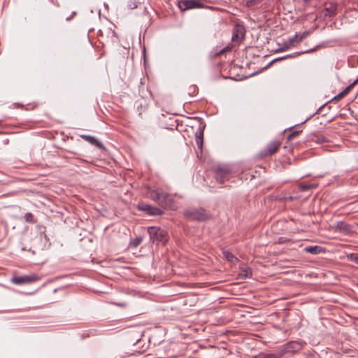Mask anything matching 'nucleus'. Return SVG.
Segmentation results:
<instances>
[{
    "label": "nucleus",
    "mask_w": 358,
    "mask_h": 358,
    "mask_svg": "<svg viewBox=\"0 0 358 358\" xmlns=\"http://www.w3.org/2000/svg\"><path fill=\"white\" fill-rule=\"evenodd\" d=\"M300 55V53H294L292 55H286L282 58H280V59H287V58H292L294 57H295L296 55Z\"/></svg>",
    "instance_id": "30"
},
{
    "label": "nucleus",
    "mask_w": 358,
    "mask_h": 358,
    "mask_svg": "<svg viewBox=\"0 0 358 358\" xmlns=\"http://www.w3.org/2000/svg\"><path fill=\"white\" fill-rule=\"evenodd\" d=\"M336 99V96L333 97L332 101Z\"/></svg>",
    "instance_id": "35"
},
{
    "label": "nucleus",
    "mask_w": 358,
    "mask_h": 358,
    "mask_svg": "<svg viewBox=\"0 0 358 358\" xmlns=\"http://www.w3.org/2000/svg\"><path fill=\"white\" fill-rule=\"evenodd\" d=\"M128 6L131 9H134V8H137L138 6L135 1H130L128 4Z\"/></svg>",
    "instance_id": "28"
},
{
    "label": "nucleus",
    "mask_w": 358,
    "mask_h": 358,
    "mask_svg": "<svg viewBox=\"0 0 358 358\" xmlns=\"http://www.w3.org/2000/svg\"><path fill=\"white\" fill-rule=\"evenodd\" d=\"M289 241V239H288L286 237H279L277 243L278 244H283V243H287Z\"/></svg>",
    "instance_id": "25"
},
{
    "label": "nucleus",
    "mask_w": 358,
    "mask_h": 358,
    "mask_svg": "<svg viewBox=\"0 0 358 358\" xmlns=\"http://www.w3.org/2000/svg\"><path fill=\"white\" fill-rule=\"evenodd\" d=\"M294 46L288 40L285 41L282 43V47L278 49V52H283L291 48Z\"/></svg>",
    "instance_id": "18"
},
{
    "label": "nucleus",
    "mask_w": 358,
    "mask_h": 358,
    "mask_svg": "<svg viewBox=\"0 0 358 358\" xmlns=\"http://www.w3.org/2000/svg\"><path fill=\"white\" fill-rule=\"evenodd\" d=\"M310 34V31H303L302 34H301L300 35H299V41H301V42L305 39L306 38H307Z\"/></svg>",
    "instance_id": "23"
},
{
    "label": "nucleus",
    "mask_w": 358,
    "mask_h": 358,
    "mask_svg": "<svg viewBox=\"0 0 358 358\" xmlns=\"http://www.w3.org/2000/svg\"><path fill=\"white\" fill-rule=\"evenodd\" d=\"M354 232L352 227L343 221H337V234L349 236Z\"/></svg>",
    "instance_id": "11"
},
{
    "label": "nucleus",
    "mask_w": 358,
    "mask_h": 358,
    "mask_svg": "<svg viewBox=\"0 0 358 358\" xmlns=\"http://www.w3.org/2000/svg\"><path fill=\"white\" fill-rule=\"evenodd\" d=\"M358 83V79L355 80L352 83L349 85L348 87H346L345 89H343L341 92L337 94V101L341 99L344 96H345L355 87V85Z\"/></svg>",
    "instance_id": "14"
},
{
    "label": "nucleus",
    "mask_w": 358,
    "mask_h": 358,
    "mask_svg": "<svg viewBox=\"0 0 358 358\" xmlns=\"http://www.w3.org/2000/svg\"><path fill=\"white\" fill-rule=\"evenodd\" d=\"M303 348V345L299 341H289L280 349V355H285V354H294Z\"/></svg>",
    "instance_id": "7"
},
{
    "label": "nucleus",
    "mask_w": 358,
    "mask_h": 358,
    "mask_svg": "<svg viewBox=\"0 0 358 358\" xmlns=\"http://www.w3.org/2000/svg\"><path fill=\"white\" fill-rule=\"evenodd\" d=\"M288 41L294 46V44H298L301 42L299 41V36L298 34H296L294 36L289 38Z\"/></svg>",
    "instance_id": "20"
},
{
    "label": "nucleus",
    "mask_w": 358,
    "mask_h": 358,
    "mask_svg": "<svg viewBox=\"0 0 358 358\" xmlns=\"http://www.w3.org/2000/svg\"><path fill=\"white\" fill-rule=\"evenodd\" d=\"M194 119L199 120V125L198 127V130L196 131L195 134V141L198 146V148L202 150L203 148V131L205 129L206 125L203 124V122H201V119L198 117H194Z\"/></svg>",
    "instance_id": "10"
},
{
    "label": "nucleus",
    "mask_w": 358,
    "mask_h": 358,
    "mask_svg": "<svg viewBox=\"0 0 358 358\" xmlns=\"http://www.w3.org/2000/svg\"><path fill=\"white\" fill-rule=\"evenodd\" d=\"M138 209L145 212L149 215H161L163 210L158 207L152 206L147 203H141L138 206Z\"/></svg>",
    "instance_id": "9"
},
{
    "label": "nucleus",
    "mask_w": 358,
    "mask_h": 358,
    "mask_svg": "<svg viewBox=\"0 0 358 358\" xmlns=\"http://www.w3.org/2000/svg\"><path fill=\"white\" fill-rule=\"evenodd\" d=\"M281 200H283L285 201H292L293 200V197L292 196L284 197Z\"/></svg>",
    "instance_id": "32"
},
{
    "label": "nucleus",
    "mask_w": 358,
    "mask_h": 358,
    "mask_svg": "<svg viewBox=\"0 0 358 358\" xmlns=\"http://www.w3.org/2000/svg\"><path fill=\"white\" fill-rule=\"evenodd\" d=\"M149 197L158 205L165 209H174L176 204L172 196L160 189L149 188L148 192Z\"/></svg>",
    "instance_id": "1"
},
{
    "label": "nucleus",
    "mask_w": 358,
    "mask_h": 358,
    "mask_svg": "<svg viewBox=\"0 0 358 358\" xmlns=\"http://www.w3.org/2000/svg\"><path fill=\"white\" fill-rule=\"evenodd\" d=\"M259 1H260V0H248L247 1V6H255V5L257 4Z\"/></svg>",
    "instance_id": "26"
},
{
    "label": "nucleus",
    "mask_w": 358,
    "mask_h": 358,
    "mask_svg": "<svg viewBox=\"0 0 358 358\" xmlns=\"http://www.w3.org/2000/svg\"><path fill=\"white\" fill-rule=\"evenodd\" d=\"M184 215L187 219L200 222L206 221L210 218L209 214L202 208L188 209L184 213Z\"/></svg>",
    "instance_id": "2"
},
{
    "label": "nucleus",
    "mask_w": 358,
    "mask_h": 358,
    "mask_svg": "<svg viewBox=\"0 0 358 358\" xmlns=\"http://www.w3.org/2000/svg\"><path fill=\"white\" fill-rule=\"evenodd\" d=\"M148 232L152 242L157 241L164 244L167 241L166 231L160 227H148Z\"/></svg>",
    "instance_id": "5"
},
{
    "label": "nucleus",
    "mask_w": 358,
    "mask_h": 358,
    "mask_svg": "<svg viewBox=\"0 0 358 358\" xmlns=\"http://www.w3.org/2000/svg\"><path fill=\"white\" fill-rule=\"evenodd\" d=\"M222 254L224 257L230 262L234 263L238 261V258L227 250L223 249Z\"/></svg>",
    "instance_id": "16"
},
{
    "label": "nucleus",
    "mask_w": 358,
    "mask_h": 358,
    "mask_svg": "<svg viewBox=\"0 0 358 358\" xmlns=\"http://www.w3.org/2000/svg\"><path fill=\"white\" fill-rule=\"evenodd\" d=\"M304 251L310 254H319L322 251V248L320 246H308L304 248Z\"/></svg>",
    "instance_id": "17"
},
{
    "label": "nucleus",
    "mask_w": 358,
    "mask_h": 358,
    "mask_svg": "<svg viewBox=\"0 0 358 358\" xmlns=\"http://www.w3.org/2000/svg\"><path fill=\"white\" fill-rule=\"evenodd\" d=\"M142 241H143L142 237H141V236L136 237L131 241L130 245L133 248H137L141 243Z\"/></svg>",
    "instance_id": "19"
},
{
    "label": "nucleus",
    "mask_w": 358,
    "mask_h": 358,
    "mask_svg": "<svg viewBox=\"0 0 358 358\" xmlns=\"http://www.w3.org/2000/svg\"><path fill=\"white\" fill-rule=\"evenodd\" d=\"M24 219L27 222H34V215L31 213H27L24 215Z\"/></svg>",
    "instance_id": "22"
},
{
    "label": "nucleus",
    "mask_w": 358,
    "mask_h": 358,
    "mask_svg": "<svg viewBox=\"0 0 358 358\" xmlns=\"http://www.w3.org/2000/svg\"><path fill=\"white\" fill-rule=\"evenodd\" d=\"M115 304H116L117 306H120V307H126V306H127L126 303H124V302L115 303Z\"/></svg>",
    "instance_id": "31"
},
{
    "label": "nucleus",
    "mask_w": 358,
    "mask_h": 358,
    "mask_svg": "<svg viewBox=\"0 0 358 358\" xmlns=\"http://www.w3.org/2000/svg\"><path fill=\"white\" fill-rule=\"evenodd\" d=\"M245 29L243 26L237 24L233 29L231 40L235 42H241L245 38Z\"/></svg>",
    "instance_id": "12"
},
{
    "label": "nucleus",
    "mask_w": 358,
    "mask_h": 358,
    "mask_svg": "<svg viewBox=\"0 0 358 358\" xmlns=\"http://www.w3.org/2000/svg\"><path fill=\"white\" fill-rule=\"evenodd\" d=\"M282 142L279 140L270 141L262 150H260L259 156L261 158H266L276 153L281 146Z\"/></svg>",
    "instance_id": "4"
},
{
    "label": "nucleus",
    "mask_w": 358,
    "mask_h": 358,
    "mask_svg": "<svg viewBox=\"0 0 358 358\" xmlns=\"http://www.w3.org/2000/svg\"><path fill=\"white\" fill-rule=\"evenodd\" d=\"M224 51H225V48H223L222 50H220V51L217 53V55H220V54L223 53Z\"/></svg>",
    "instance_id": "33"
},
{
    "label": "nucleus",
    "mask_w": 358,
    "mask_h": 358,
    "mask_svg": "<svg viewBox=\"0 0 358 358\" xmlns=\"http://www.w3.org/2000/svg\"><path fill=\"white\" fill-rule=\"evenodd\" d=\"M252 273L250 268L245 266L241 268L238 273V278L240 279L250 278L252 277Z\"/></svg>",
    "instance_id": "15"
},
{
    "label": "nucleus",
    "mask_w": 358,
    "mask_h": 358,
    "mask_svg": "<svg viewBox=\"0 0 358 358\" xmlns=\"http://www.w3.org/2000/svg\"><path fill=\"white\" fill-rule=\"evenodd\" d=\"M301 131H294L293 132H292L287 137V139L288 140H290L291 138H293L294 137H296V136H298L299 134Z\"/></svg>",
    "instance_id": "27"
},
{
    "label": "nucleus",
    "mask_w": 358,
    "mask_h": 358,
    "mask_svg": "<svg viewBox=\"0 0 358 358\" xmlns=\"http://www.w3.org/2000/svg\"><path fill=\"white\" fill-rule=\"evenodd\" d=\"M178 7L181 10L199 8L203 7L201 0H183L178 2Z\"/></svg>",
    "instance_id": "8"
},
{
    "label": "nucleus",
    "mask_w": 358,
    "mask_h": 358,
    "mask_svg": "<svg viewBox=\"0 0 358 358\" xmlns=\"http://www.w3.org/2000/svg\"><path fill=\"white\" fill-rule=\"evenodd\" d=\"M300 189L302 191H306V190H308V189H310V185H301L300 186Z\"/></svg>",
    "instance_id": "29"
},
{
    "label": "nucleus",
    "mask_w": 358,
    "mask_h": 358,
    "mask_svg": "<svg viewBox=\"0 0 358 358\" xmlns=\"http://www.w3.org/2000/svg\"><path fill=\"white\" fill-rule=\"evenodd\" d=\"M40 280V277L36 274L32 273L22 276H14L10 281L15 285L31 284Z\"/></svg>",
    "instance_id": "6"
},
{
    "label": "nucleus",
    "mask_w": 358,
    "mask_h": 358,
    "mask_svg": "<svg viewBox=\"0 0 358 358\" xmlns=\"http://www.w3.org/2000/svg\"><path fill=\"white\" fill-rule=\"evenodd\" d=\"M347 257L358 264V255L354 254H347Z\"/></svg>",
    "instance_id": "24"
},
{
    "label": "nucleus",
    "mask_w": 358,
    "mask_h": 358,
    "mask_svg": "<svg viewBox=\"0 0 358 358\" xmlns=\"http://www.w3.org/2000/svg\"><path fill=\"white\" fill-rule=\"evenodd\" d=\"M80 137L89 143L96 146L98 148H103V144L95 137L90 135H81Z\"/></svg>",
    "instance_id": "13"
},
{
    "label": "nucleus",
    "mask_w": 358,
    "mask_h": 358,
    "mask_svg": "<svg viewBox=\"0 0 358 358\" xmlns=\"http://www.w3.org/2000/svg\"><path fill=\"white\" fill-rule=\"evenodd\" d=\"M305 3H309L312 1L313 0H303Z\"/></svg>",
    "instance_id": "34"
},
{
    "label": "nucleus",
    "mask_w": 358,
    "mask_h": 358,
    "mask_svg": "<svg viewBox=\"0 0 358 358\" xmlns=\"http://www.w3.org/2000/svg\"><path fill=\"white\" fill-rule=\"evenodd\" d=\"M282 357V355H280V350H279L278 352L276 354H268L266 355L262 358H281Z\"/></svg>",
    "instance_id": "21"
},
{
    "label": "nucleus",
    "mask_w": 358,
    "mask_h": 358,
    "mask_svg": "<svg viewBox=\"0 0 358 358\" xmlns=\"http://www.w3.org/2000/svg\"><path fill=\"white\" fill-rule=\"evenodd\" d=\"M234 171L230 166L223 165L217 166L215 170L216 180L222 184L229 180L233 176Z\"/></svg>",
    "instance_id": "3"
}]
</instances>
